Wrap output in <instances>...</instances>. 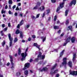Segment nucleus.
<instances>
[{"instance_id": "f03ea898", "label": "nucleus", "mask_w": 77, "mask_h": 77, "mask_svg": "<svg viewBox=\"0 0 77 77\" xmlns=\"http://www.w3.org/2000/svg\"><path fill=\"white\" fill-rule=\"evenodd\" d=\"M63 4L64 3L63 2L61 3L60 5V7H58L57 10V12H58L59 11V10L60 9H62V8L63 7Z\"/></svg>"}, {"instance_id": "6e6d98bb", "label": "nucleus", "mask_w": 77, "mask_h": 77, "mask_svg": "<svg viewBox=\"0 0 77 77\" xmlns=\"http://www.w3.org/2000/svg\"><path fill=\"white\" fill-rule=\"evenodd\" d=\"M29 27H30V25H27L26 26V28H27V29H28Z\"/></svg>"}, {"instance_id": "dca6fc26", "label": "nucleus", "mask_w": 77, "mask_h": 77, "mask_svg": "<svg viewBox=\"0 0 77 77\" xmlns=\"http://www.w3.org/2000/svg\"><path fill=\"white\" fill-rule=\"evenodd\" d=\"M8 3L9 5H12L13 3V2L12 0H8Z\"/></svg>"}, {"instance_id": "f704fd0d", "label": "nucleus", "mask_w": 77, "mask_h": 77, "mask_svg": "<svg viewBox=\"0 0 77 77\" xmlns=\"http://www.w3.org/2000/svg\"><path fill=\"white\" fill-rule=\"evenodd\" d=\"M12 46V42H10V47Z\"/></svg>"}, {"instance_id": "cd10ccee", "label": "nucleus", "mask_w": 77, "mask_h": 77, "mask_svg": "<svg viewBox=\"0 0 77 77\" xmlns=\"http://www.w3.org/2000/svg\"><path fill=\"white\" fill-rule=\"evenodd\" d=\"M20 33V31H19V29H17L16 32V34H19Z\"/></svg>"}, {"instance_id": "e2e57ef3", "label": "nucleus", "mask_w": 77, "mask_h": 77, "mask_svg": "<svg viewBox=\"0 0 77 77\" xmlns=\"http://www.w3.org/2000/svg\"><path fill=\"white\" fill-rule=\"evenodd\" d=\"M45 16V13H44L42 15V17H43Z\"/></svg>"}, {"instance_id": "9d476101", "label": "nucleus", "mask_w": 77, "mask_h": 77, "mask_svg": "<svg viewBox=\"0 0 77 77\" xmlns=\"http://www.w3.org/2000/svg\"><path fill=\"white\" fill-rule=\"evenodd\" d=\"M48 69L46 67H44L42 69H39V71H41L42 72V71H47Z\"/></svg>"}, {"instance_id": "69168bd1", "label": "nucleus", "mask_w": 77, "mask_h": 77, "mask_svg": "<svg viewBox=\"0 0 77 77\" xmlns=\"http://www.w3.org/2000/svg\"><path fill=\"white\" fill-rule=\"evenodd\" d=\"M59 74H57L56 75V77H59Z\"/></svg>"}, {"instance_id": "13d9d810", "label": "nucleus", "mask_w": 77, "mask_h": 77, "mask_svg": "<svg viewBox=\"0 0 77 77\" xmlns=\"http://www.w3.org/2000/svg\"><path fill=\"white\" fill-rule=\"evenodd\" d=\"M32 61H33V59L31 58L30 60V62H32Z\"/></svg>"}, {"instance_id": "de8ad7c7", "label": "nucleus", "mask_w": 77, "mask_h": 77, "mask_svg": "<svg viewBox=\"0 0 77 77\" xmlns=\"http://www.w3.org/2000/svg\"><path fill=\"white\" fill-rule=\"evenodd\" d=\"M7 30H8V27H6L4 29V31L5 32V31H6Z\"/></svg>"}, {"instance_id": "b1692460", "label": "nucleus", "mask_w": 77, "mask_h": 77, "mask_svg": "<svg viewBox=\"0 0 77 77\" xmlns=\"http://www.w3.org/2000/svg\"><path fill=\"white\" fill-rule=\"evenodd\" d=\"M16 75L17 76H20L21 75V73L20 72H18L16 73Z\"/></svg>"}, {"instance_id": "49530a36", "label": "nucleus", "mask_w": 77, "mask_h": 77, "mask_svg": "<svg viewBox=\"0 0 77 77\" xmlns=\"http://www.w3.org/2000/svg\"><path fill=\"white\" fill-rule=\"evenodd\" d=\"M19 10H20V9L18 8V7L17 6V7L16 8V11H19Z\"/></svg>"}, {"instance_id": "603ef678", "label": "nucleus", "mask_w": 77, "mask_h": 77, "mask_svg": "<svg viewBox=\"0 0 77 77\" xmlns=\"http://www.w3.org/2000/svg\"><path fill=\"white\" fill-rule=\"evenodd\" d=\"M14 15L15 16H16V17H17V15H18V14L17 13V12H16L14 14Z\"/></svg>"}, {"instance_id": "6ab92c4d", "label": "nucleus", "mask_w": 77, "mask_h": 77, "mask_svg": "<svg viewBox=\"0 0 77 77\" xmlns=\"http://www.w3.org/2000/svg\"><path fill=\"white\" fill-rule=\"evenodd\" d=\"M24 23V20H22L20 22L19 24L20 26H22L23 24Z\"/></svg>"}, {"instance_id": "473e14b6", "label": "nucleus", "mask_w": 77, "mask_h": 77, "mask_svg": "<svg viewBox=\"0 0 77 77\" xmlns=\"http://www.w3.org/2000/svg\"><path fill=\"white\" fill-rule=\"evenodd\" d=\"M2 45L3 46L5 45V40L3 41V42L2 43Z\"/></svg>"}, {"instance_id": "1a4fd4ad", "label": "nucleus", "mask_w": 77, "mask_h": 77, "mask_svg": "<svg viewBox=\"0 0 77 77\" xmlns=\"http://www.w3.org/2000/svg\"><path fill=\"white\" fill-rule=\"evenodd\" d=\"M8 36L10 42H12V41H13V38L11 37V35L10 34H8Z\"/></svg>"}, {"instance_id": "4be33fe9", "label": "nucleus", "mask_w": 77, "mask_h": 77, "mask_svg": "<svg viewBox=\"0 0 77 77\" xmlns=\"http://www.w3.org/2000/svg\"><path fill=\"white\" fill-rule=\"evenodd\" d=\"M57 64H55L54 66H53L52 67V68H51V71H53V69H54V68H56V66H57Z\"/></svg>"}, {"instance_id": "0eeeda50", "label": "nucleus", "mask_w": 77, "mask_h": 77, "mask_svg": "<svg viewBox=\"0 0 77 77\" xmlns=\"http://www.w3.org/2000/svg\"><path fill=\"white\" fill-rule=\"evenodd\" d=\"M29 65H30V63H26L25 65V67L23 69L25 70L26 68H27L29 67Z\"/></svg>"}, {"instance_id": "4c0bfd02", "label": "nucleus", "mask_w": 77, "mask_h": 77, "mask_svg": "<svg viewBox=\"0 0 77 77\" xmlns=\"http://www.w3.org/2000/svg\"><path fill=\"white\" fill-rule=\"evenodd\" d=\"M68 23H69V20H67L66 22V24L67 25L68 24Z\"/></svg>"}, {"instance_id": "338daca9", "label": "nucleus", "mask_w": 77, "mask_h": 77, "mask_svg": "<svg viewBox=\"0 0 77 77\" xmlns=\"http://www.w3.org/2000/svg\"><path fill=\"white\" fill-rule=\"evenodd\" d=\"M20 16L21 17H23V14H20Z\"/></svg>"}, {"instance_id": "c9c22d12", "label": "nucleus", "mask_w": 77, "mask_h": 77, "mask_svg": "<svg viewBox=\"0 0 77 77\" xmlns=\"http://www.w3.org/2000/svg\"><path fill=\"white\" fill-rule=\"evenodd\" d=\"M38 8V6L37 5L35 6L33 8V9H36Z\"/></svg>"}, {"instance_id": "0e129e2a", "label": "nucleus", "mask_w": 77, "mask_h": 77, "mask_svg": "<svg viewBox=\"0 0 77 77\" xmlns=\"http://www.w3.org/2000/svg\"><path fill=\"white\" fill-rule=\"evenodd\" d=\"M64 35V33H63L61 35V36H63Z\"/></svg>"}, {"instance_id": "e433bc0d", "label": "nucleus", "mask_w": 77, "mask_h": 77, "mask_svg": "<svg viewBox=\"0 0 77 77\" xmlns=\"http://www.w3.org/2000/svg\"><path fill=\"white\" fill-rule=\"evenodd\" d=\"M57 71H58V69H56L55 70L54 72H53V73H52V74H55V73H56L57 72Z\"/></svg>"}, {"instance_id": "ea45409f", "label": "nucleus", "mask_w": 77, "mask_h": 77, "mask_svg": "<svg viewBox=\"0 0 77 77\" xmlns=\"http://www.w3.org/2000/svg\"><path fill=\"white\" fill-rule=\"evenodd\" d=\"M39 15H40V14H37L36 15V18H38L39 17Z\"/></svg>"}, {"instance_id": "2f4dec72", "label": "nucleus", "mask_w": 77, "mask_h": 77, "mask_svg": "<svg viewBox=\"0 0 77 77\" xmlns=\"http://www.w3.org/2000/svg\"><path fill=\"white\" fill-rule=\"evenodd\" d=\"M11 64L12 65V66L11 67V68H12V69L14 68V66H15V64H14V63H13V64H12L11 63Z\"/></svg>"}, {"instance_id": "a18cd8bd", "label": "nucleus", "mask_w": 77, "mask_h": 77, "mask_svg": "<svg viewBox=\"0 0 77 77\" xmlns=\"http://www.w3.org/2000/svg\"><path fill=\"white\" fill-rule=\"evenodd\" d=\"M31 18H33V19H36V17H35V16H32V17H31Z\"/></svg>"}, {"instance_id": "5fc2aeb1", "label": "nucleus", "mask_w": 77, "mask_h": 77, "mask_svg": "<svg viewBox=\"0 0 77 77\" xmlns=\"http://www.w3.org/2000/svg\"><path fill=\"white\" fill-rule=\"evenodd\" d=\"M8 27H11V23H8Z\"/></svg>"}, {"instance_id": "3c124183", "label": "nucleus", "mask_w": 77, "mask_h": 77, "mask_svg": "<svg viewBox=\"0 0 77 77\" xmlns=\"http://www.w3.org/2000/svg\"><path fill=\"white\" fill-rule=\"evenodd\" d=\"M2 27H5V24H3L2 25Z\"/></svg>"}, {"instance_id": "7c9ffc66", "label": "nucleus", "mask_w": 77, "mask_h": 77, "mask_svg": "<svg viewBox=\"0 0 77 77\" xmlns=\"http://www.w3.org/2000/svg\"><path fill=\"white\" fill-rule=\"evenodd\" d=\"M68 10H66L65 11V16H67V15H68Z\"/></svg>"}, {"instance_id": "8fccbe9b", "label": "nucleus", "mask_w": 77, "mask_h": 77, "mask_svg": "<svg viewBox=\"0 0 77 77\" xmlns=\"http://www.w3.org/2000/svg\"><path fill=\"white\" fill-rule=\"evenodd\" d=\"M15 8H16V5H14L13 6L12 8H13V9H15Z\"/></svg>"}, {"instance_id": "72a5a7b5", "label": "nucleus", "mask_w": 77, "mask_h": 77, "mask_svg": "<svg viewBox=\"0 0 77 77\" xmlns=\"http://www.w3.org/2000/svg\"><path fill=\"white\" fill-rule=\"evenodd\" d=\"M25 75H28V71L27 70H26V71H25Z\"/></svg>"}, {"instance_id": "39448f33", "label": "nucleus", "mask_w": 77, "mask_h": 77, "mask_svg": "<svg viewBox=\"0 0 77 77\" xmlns=\"http://www.w3.org/2000/svg\"><path fill=\"white\" fill-rule=\"evenodd\" d=\"M70 73L69 74H71L73 75H77V72L72 71L69 72Z\"/></svg>"}, {"instance_id": "f257e3e1", "label": "nucleus", "mask_w": 77, "mask_h": 77, "mask_svg": "<svg viewBox=\"0 0 77 77\" xmlns=\"http://www.w3.org/2000/svg\"><path fill=\"white\" fill-rule=\"evenodd\" d=\"M28 48H27L25 52L24 53H22L21 54V56L22 57V58L21 59V60H25V58H26V57L27 56V53H26V51H28Z\"/></svg>"}, {"instance_id": "5701e85b", "label": "nucleus", "mask_w": 77, "mask_h": 77, "mask_svg": "<svg viewBox=\"0 0 77 77\" xmlns=\"http://www.w3.org/2000/svg\"><path fill=\"white\" fill-rule=\"evenodd\" d=\"M41 39H43V42H44L45 41V39H46V37H45V38H44V37H43V36L41 37Z\"/></svg>"}, {"instance_id": "7ed1b4c3", "label": "nucleus", "mask_w": 77, "mask_h": 77, "mask_svg": "<svg viewBox=\"0 0 77 77\" xmlns=\"http://www.w3.org/2000/svg\"><path fill=\"white\" fill-rule=\"evenodd\" d=\"M66 43H64V44L63 45V46H65L66 45L68 42H69L70 40H71V37L69 36L67 37L65 39Z\"/></svg>"}, {"instance_id": "09e8293b", "label": "nucleus", "mask_w": 77, "mask_h": 77, "mask_svg": "<svg viewBox=\"0 0 77 77\" xmlns=\"http://www.w3.org/2000/svg\"><path fill=\"white\" fill-rule=\"evenodd\" d=\"M38 60H39V59L38 58L36 59L35 60V62H38Z\"/></svg>"}, {"instance_id": "393cba45", "label": "nucleus", "mask_w": 77, "mask_h": 77, "mask_svg": "<svg viewBox=\"0 0 77 77\" xmlns=\"http://www.w3.org/2000/svg\"><path fill=\"white\" fill-rule=\"evenodd\" d=\"M65 51V50H63V51L60 53V57H61L63 54V52Z\"/></svg>"}, {"instance_id": "bf43d9fd", "label": "nucleus", "mask_w": 77, "mask_h": 77, "mask_svg": "<svg viewBox=\"0 0 77 77\" xmlns=\"http://www.w3.org/2000/svg\"><path fill=\"white\" fill-rule=\"evenodd\" d=\"M72 2H71L70 3L69 6H71L72 5Z\"/></svg>"}, {"instance_id": "a878e982", "label": "nucleus", "mask_w": 77, "mask_h": 77, "mask_svg": "<svg viewBox=\"0 0 77 77\" xmlns=\"http://www.w3.org/2000/svg\"><path fill=\"white\" fill-rule=\"evenodd\" d=\"M59 26H54V29H59Z\"/></svg>"}, {"instance_id": "6e6552de", "label": "nucleus", "mask_w": 77, "mask_h": 77, "mask_svg": "<svg viewBox=\"0 0 77 77\" xmlns=\"http://www.w3.org/2000/svg\"><path fill=\"white\" fill-rule=\"evenodd\" d=\"M45 9V7L44 6H42L41 7L38 8V11H42Z\"/></svg>"}, {"instance_id": "9b49d317", "label": "nucleus", "mask_w": 77, "mask_h": 77, "mask_svg": "<svg viewBox=\"0 0 77 77\" xmlns=\"http://www.w3.org/2000/svg\"><path fill=\"white\" fill-rule=\"evenodd\" d=\"M34 45L35 47H36L37 48H38L39 50H41V48H39L40 45H38L37 43H34Z\"/></svg>"}, {"instance_id": "37998d69", "label": "nucleus", "mask_w": 77, "mask_h": 77, "mask_svg": "<svg viewBox=\"0 0 77 77\" xmlns=\"http://www.w3.org/2000/svg\"><path fill=\"white\" fill-rule=\"evenodd\" d=\"M32 37L33 39H35V38H36V36H35V35H32Z\"/></svg>"}, {"instance_id": "4d7b16f0", "label": "nucleus", "mask_w": 77, "mask_h": 77, "mask_svg": "<svg viewBox=\"0 0 77 77\" xmlns=\"http://www.w3.org/2000/svg\"><path fill=\"white\" fill-rule=\"evenodd\" d=\"M5 9H8V5H6L5 6Z\"/></svg>"}, {"instance_id": "aec40b11", "label": "nucleus", "mask_w": 77, "mask_h": 77, "mask_svg": "<svg viewBox=\"0 0 77 77\" xmlns=\"http://www.w3.org/2000/svg\"><path fill=\"white\" fill-rule=\"evenodd\" d=\"M71 41L72 43H74L75 42V38L72 37L71 39Z\"/></svg>"}, {"instance_id": "052dcab7", "label": "nucleus", "mask_w": 77, "mask_h": 77, "mask_svg": "<svg viewBox=\"0 0 77 77\" xmlns=\"http://www.w3.org/2000/svg\"><path fill=\"white\" fill-rule=\"evenodd\" d=\"M9 9H11V5H9Z\"/></svg>"}, {"instance_id": "f8f14e48", "label": "nucleus", "mask_w": 77, "mask_h": 77, "mask_svg": "<svg viewBox=\"0 0 77 77\" xmlns=\"http://www.w3.org/2000/svg\"><path fill=\"white\" fill-rule=\"evenodd\" d=\"M75 58H76V54H74L73 55V62L75 63V61H76L75 60Z\"/></svg>"}, {"instance_id": "423d86ee", "label": "nucleus", "mask_w": 77, "mask_h": 77, "mask_svg": "<svg viewBox=\"0 0 77 77\" xmlns=\"http://www.w3.org/2000/svg\"><path fill=\"white\" fill-rule=\"evenodd\" d=\"M63 62L62 63V64L63 65H66V58H64L63 60Z\"/></svg>"}, {"instance_id": "a211bd4d", "label": "nucleus", "mask_w": 77, "mask_h": 77, "mask_svg": "<svg viewBox=\"0 0 77 77\" xmlns=\"http://www.w3.org/2000/svg\"><path fill=\"white\" fill-rule=\"evenodd\" d=\"M21 48H19L18 50V54L19 55L21 54Z\"/></svg>"}, {"instance_id": "bb28decb", "label": "nucleus", "mask_w": 77, "mask_h": 77, "mask_svg": "<svg viewBox=\"0 0 77 77\" xmlns=\"http://www.w3.org/2000/svg\"><path fill=\"white\" fill-rule=\"evenodd\" d=\"M1 13L2 14H5L6 13V11L4 10L3 9H2L1 11Z\"/></svg>"}, {"instance_id": "ddd939ff", "label": "nucleus", "mask_w": 77, "mask_h": 77, "mask_svg": "<svg viewBox=\"0 0 77 77\" xmlns=\"http://www.w3.org/2000/svg\"><path fill=\"white\" fill-rule=\"evenodd\" d=\"M9 57L10 58V61L11 63L13 65V59H12V55H10Z\"/></svg>"}, {"instance_id": "412c9836", "label": "nucleus", "mask_w": 77, "mask_h": 77, "mask_svg": "<svg viewBox=\"0 0 77 77\" xmlns=\"http://www.w3.org/2000/svg\"><path fill=\"white\" fill-rule=\"evenodd\" d=\"M20 36L21 38H23V32L21 31L20 32Z\"/></svg>"}, {"instance_id": "20e7f679", "label": "nucleus", "mask_w": 77, "mask_h": 77, "mask_svg": "<svg viewBox=\"0 0 77 77\" xmlns=\"http://www.w3.org/2000/svg\"><path fill=\"white\" fill-rule=\"evenodd\" d=\"M42 55V53L41 52H39V54L38 56V57H40V58H42V59H44L45 58V55H42V56L41 55Z\"/></svg>"}, {"instance_id": "680f3d73", "label": "nucleus", "mask_w": 77, "mask_h": 77, "mask_svg": "<svg viewBox=\"0 0 77 77\" xmlns=\"http://www.w3.org/2000/svg\"><path fill=\"white\" fill-rule=\"evenodd\" d=\"M28 41H31V38H29L28 39Z\"/></svg>"}, {"instance_id": "f3484780", "label": "nucleus", "mask_w": 77, "mask_h": 77, "mask_svg": "<svg viewBox=\"0 0 77 77\" xmlns=\"http://www.w3.org/2000/svg\"><path fill=\"white\" fill-rule=\"evenodd\" d=\"M50 13V10L49 9H48L46 10V14H49Z\"/></svg>"}, {"instance_id": "4468645a", "label": "nucleus", "mask_w": 77, "mask_h": 77, "mask_svg": "<svg viewBox=\"0 0 77 77\" xmlns=\"http://www.w3.org/2000/svg\"><path fill=\"white\" fill-rule=\"evenodd\" d=\"M68 64L70 68H71L72 67V62H71V61H69L68 62Z\"/></svg>"}, {"instance_id": "79ce46f5", "label": "nucleus", "mask_w": 77, "mask_h": 77, "mask_svg": "<svg viewBox=\"0 0 77 77\" xmlns=\"http://www.w3.org/2000/svg\"><path fill=\"white\" fill-rule=\"evenodd\" d=\"M8 13L9 14H12V11H11V10H9L8 11Z\"/></svg>"}, {"instance_id": "c85d7f7f", "label": "nucleus", "mask_w": 77, "mask_h": 77, "mask_svg": "<svg viewBox=\"0 0 77 77\" xmlns=\"http://www.w3.org/2000/svg\"><path fill=\"white\" fill-rule=\"evenodd\" d=\"M68 30H72V26H69L68 27Z\"/></svg>"}, {"instance_id": "a19ab883", "label": "nucleus", "mask_w": 77, "mask_h": 77, "mask_svg": "<svg viewBox=\"0 0 77 77\" xmlns=\"http://www.w3.org/2000/svg\"><path fill=\"white\" fill-rule=\"evenodd\" d=\"M40 5H41V3H40V2H38V3L37 5V6H38V7H39V6Z\"/></svg>"}, {"instance_id": "58836bf2", "label": "nucleus", "mask_w": 77, "mask_h": 77, "mask_svg": "<svg viewBox=\"0 0 77 77\" xmlns=\"http://www.w3.org/2000/svg\"><path fill=\"white\" fill-rule=\"evenodd\" d=\"M56 19H57V16L55 15L54 16V21H55L56 20Z\"/></svg>"}, {"instance_id": "774afa93", "label": "nucleus", "mask_w": 77, "mask_h": 77, "mask_svg": "<svg viewBox=\"0 0 77 77\" xmlns=\"http://www.w3.org/2000/svg\"><path fill=\"white\" fill-rule=\"evenodd\" d=\"M61 32V30H59L58 31V33H60Z\"/></svg>"}, {"instance_id": "2eb2a0df", "label": "nucleus", "mask_w": 77, "mask_h": 77, "mask_svg": "<svg viewBox=\"0 0 77 77\" xmlns=\"http://www.w3.org/2000/svg\"><path fill=\"white\" fill-rule=\"evenodd\" d=\"M73 5H75L76 4V0H72L71 2Z\"/></svg>"}, {"instance_id": "c756f323", "label": "nucleus", "mask_w": 77, "mask_h": 77, "mask_svg": "<svg viewBox=\"0 0 77 77\" xmlns=\"http://www.w3.org/2000/svg\"><path fill=\"white\" fill-rule=\"evenodd\" d=\"M17 41H18V38H17V37H16L14 38V42H17Z\"/></svg>"}, {"instance_id": "864d4df0", "label": "nucleus", "mask_w": 77, "mask_h": 77, "mask_svg": "<svg viewBox=\"0 0 77 77\" xmlns=\"http://www.w3.org/2000/svg\"><path fill=\"white\" fill-rule=\"evenodd\" d=\"M21 3L20 2L18 4V6H21Z\"/></svg>"}, {"instance_id": "c03bdc74", "label": "nucleus", "mask_w": 77, "mask_h": 77, "mask_svg": "<svg viewBox=\"0 0 77 77\" xmlns=\"http://www.w3.org/2000/svg\"><path fill=\"white\" fill-rule=\"evenodd\" d=\"M52 3H56V0H51Z\"/></svg>"}]
</instances>
